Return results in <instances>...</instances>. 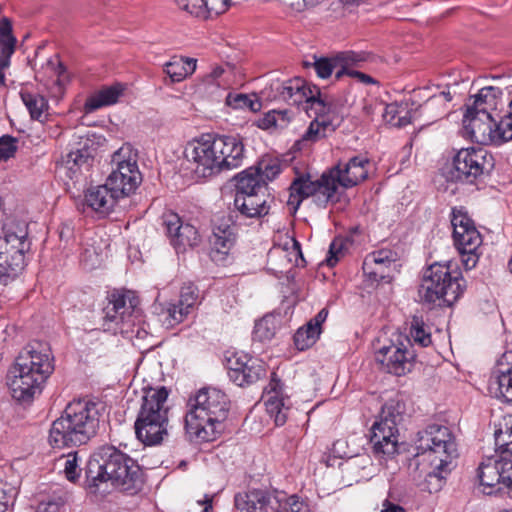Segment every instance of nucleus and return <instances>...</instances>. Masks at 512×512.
I'll return each instance as SVG.
<instances>
[{"label": "nucleus", "mask_w": 512, "mask_h": 512, "mask_svg": "<svg viewBox=\"0 0 512 512\" xmlns=\"http://www.w3.org/2000/svg\"><path fill=\"white\" fill-rule=\"evenodd\" d=\"M53 370L49 346L38 341L27 344L8 372L7 385L11 396L19 402L32 400Z\"/></svg>", "instance_id": "1"}, {"label": "nucleus", "mask_w": 512, "mask_h": 512, "mask_svg": "<svg viewBox=\"0 0 512 512\" xmlns=\"http://www.w3.org/2000/svg\"><path fill=\"white\" fill-rule=\"evenodd\" d=\"M99 407L88 399L73 400L49 429L48 443L53 449L86 444L99 427Z\"/></svg>", "instance_id": "2"}, {"label": "nucleus", "mask_w": 512, "mask_h": 512, "mask_svg": "<svg viewBox=\"0 0 512 512\" xmlns=\"http://www.w3.org/2000/svg\"><path fill=\"white\" fill-rule=\"evenodd\" d=\"M85 474L89 489H98L101 484L110 482L113 486L131 491L142 484L141 469L136 461L109 445L100 447L92 454Z\"/></svg>", "instance_id": "3"}, {"label": "nucleus", "mask_w": 512, "mask_h": 512, "mask_svg": "<svg viewBox=\"0 0 512 512\" xmlns=\"http://www.w3.org/2000/svg\"><path fill=\"white\" fill-rule=\"evenodd\" d=\"M227 395L216 388L199 390L185 416V428L191 440L214 441L223 431L229 412Z\"/></svg>", "instance_id": "4"}, {"label": "nucleus", "mask_w": 512, "mask_h": 512, "mask_svg": "<svg viewBox=\"0 0 512 512\" xmlns=\"http://www.w3.org/2000/svg\"><path fill=\"white\" fill-rule=\"evenodd\" d=\"M415 459L420 474L426 480L441 481L449 471L448 466L457 456L455 438L446 426L432 424L419 431L415 440Z\"/></svg>", "instance_id": "5"}, {"label": "nucleus", "mask_w": 512, "mask_h": 512, "mask_svg": "<svg viewBox=\"0 0 512 512\" xmlns=\"http://www.w3.org/2000/svg\"><path fill=\"white\" fill-rule=\"evenodd\" d=\"M464 280L451 264L434 263L425 271L418 293L421 300L436 303L442 300L452 305L463 293Z\"/></svg>", "instance_id": "6"}, {"label": "nucleus", "mask_w": 512, "mask_h": 512, "mask_svg": "<svg viewBox=\"0 0 512 512\" xmlns=\"http://www.w3.org/2000/svg\"><path fill=\"white\" fill-rule=\"evenodd\" d=\"M234 207L245 218H261L270 210V195L259 171L248 168L237 176Z\"/></svg>", "instance_id": "7"}, {"label": "nucleus", "mask_w": 512, "mask_h": 512, "mask_svg": "<svg viewBox=\"0 0 512 512\" xmlns=\"http://www.w3.org/2000/svg\"><path fill=\"white\" fill-rule=\"evenodd\" d=\"M463 129L465 135L481 145H501L512 140V124L506 115L500 117L466 110Z\"/></svg>", "instance_id": "8"}, {"label": "nucleus", "mask_w": 512, "mask_h": 512, "mask_svg": "<svg viewBox=\"0 0 512 512\" xmlns=\"http://www.w3.org/2000/svg\"><path fill=\"white\" fill-rule=\"evenodd\" d=\"M338 186V180L331 169L314 181L310 176H299L289 187L287 205L291 211L296 212L304 199L313 197L318 206L325 207L328 203L338 200Z\"/></svg>", "instance_id": "9"}, {"label": "nucleus", "mask_w": 512, "mask_h": 512, "mask_svg": "<svg viewBox=\"0 0 512 512\" xmlns=\"http://www.w3.org/2000/svg\"><path fill=\"white\" fill-rule=\"evenodd\" d=\"M0 236V281L17 276L25 265V252L29 249L25 224H5Z\"/></svg>", "instance_id": "10"}, {"label": "nucleus", "mask_w": 512, "mask_h": 512, "mask_svg": "<svg viewBox=\"0 0 512 512\" xmlns=\"http://www.w3.org/2000/svg\"><path fill=\"white\" fill-rule=\"evenodd\" d=\"M112 171L106 182L114 193L123 198L136 191L142 182L138 166V152L130 144L122 145L112 155Z\"/></svg>", "instance_id": "11"}, {"label": "nucleus", "mask_w": 512, "mask_h": 512, "mask_svg": "<svg viewBox=\"0 0 512 512\" xmlns=\"http://www.w3.org/2000/svg\"><path fill=\"white\" fill-rule=\"evenodd\" d=\"M304 109L309 115L313 113L315 118L310 122L302 137L293 144L295 151L308 149L312 144L327 137L341 125L344 119L339 107L327 99L314 101Z\"/></svg>", "instance_id": "12"}, {"label": "nucleus", "mask_w": 512, "mask_h": 512, "mask_svg": "<svg viewBox=\"0 0 512 512\" xmlns=\"http://www.w3.org/2000/svg\"><path fill=\"white\" fill-rule=\"evenodd\" d=\"M103 328L113 333H131L143 338L146 331L134 329L141 322V311L135 299L126 295H112V299L104 308Z\"/></svg>", "instance_id": "13"}, {"label": "nucleus", "mask_w": 512, "mask_h": 512, "mask_svg": "<svg viewBox=\"0 0 512 512\" xmlns=\"http://www.w3.org/2000/svg\"><path fill=\"white\" fill-rule=\"evenodd\" d=\"M402 420L401 405L388 401L381 409L379 420L372 426L371 443L375 455L390 457L397 452L398 424Z\"/></svg>", "instance_id": "14"}, {"label": "nucleus", "mask_w": 512, "mask_h": 512, "mask_svg": "<svg viewBox=\"0 0 512 512\" xmlns=\"http://www.w3.org/2000/svg\"><path fill=\"white\" fill-rule=\"evenodd\" d=\"M451 225L454 244L462 257V263L466 270H471L478 263L481 254L482 236L463 209L452 210Z\"/></svg>", "instance_id": "15"}, {"label": "nucleus", "mask_w": 512, "mask_h": 512, "mask_svg": "<svg viewBox=\"0 0 512 512\" xmlns=\"http://www.w3.org/2000/svg\"><path fill=\"white\" fill-rule=\"evenodd\" d=\"M215 137L203 134L188 141L184 147L183 156L190 169L198 178H207L221 172Z\"/></svg>", "instance_id": "16"}, {"label": "nucleus", "mask_w": 512, "mask_h": 512, "mask_svg": "<svg viewBox=\"0 0 512 512\" xmlns=\"http://www.w3.org/2000/svg\"><path fill=\"white\" fill-rule=\"evenodd\" d=\"M415 360L412 344L406 337L396 335L394 340L384 344L375 352V361L390 374L402 376L410 372Z\"/></svg>", "instance_id": "17"}, {"label": "nucleus", "mask_w": 512, "mask_h": 512, "mask_svg": "<svg viewBox=\"0 0 512 512\" xmlns=\"http://www.w3.org/2000/svg\"><path fill=\"white\" fill-rule=\"evenodd\" d=\"M487 152L483 149H461L453 158V167L449 171L451 180L473 183L492 167Z\"/></svg>", "instance_id": "18"}, {"label": "nucleus", "mask_w": 512, "mask_h": 512, "mask_svg": "<svg viewBox=\"0 0 512 512\" xmlns=\"http://www.w3.org/2000/svg\"><path fill=\"white\" fill-rule=\"evenodd\" d=\"M453 99L449 89L443 90L438 94L430 96L423 104L411 113L409 116L399 115L393 125L404 127L418 119H422L424 124H432L442 118L448 111V103ZM388 114H400L392 105L387 107Z\"/></svg>", "instance_id": "19"}, {"label": "nucleus", "mask_w": 512, "mask_h": 512, "mask_svg": "<svg viewBox=\"0 0 512 512\" xmlns=\"http://www.w3.org/2000/svg\"><path fill=\"white\" fill-rule=\"evenodd\" d=\"M398 260L396 251L381 248L366 255L362 269L369 280L389 283L398 272Z\"/></svg>", "instance_id": "20"}, {"label": "nucleus", "mask_w": 512, "mask_h": 512, "mask_svg": "<svg viewBox=\"0 0 512 512\" xmlns=\"http://www.w3.org/2000/svg\"><path fill=\"white\" fill-rule=\"evenodd\" d=\"M162 224L170 244L177 253L185 252L188 248L196 247L201 242V237L197 229L189 223H183L179 215L174 212L169 211L164 213L162 216Z\"/></svg>", "instance_id": "21"}, {"label": "nucleus", "mask_w": 512, "mask_h": 512, "mask_svg": "<svg viewBox=\"0 0 512 512\" xmlns=\"http://www.w3.org/2000/svg\"><path fill=\"white\" fill-rule=\"evenodd\" d=\"M278 98L287 102L289 105L309 106L314 101H322L319 89L316 86H310L301 78H293L282 83H278L276 87Z\"/></svg>", "instance_id": "22"}, {"label": "nucleus", "mask_w": 512, "mask_h": 512, "mask_svg": "<svg viewBox=\"0 0 512 512\" xmlns=\"http://www.w3.org/2000/svg\"><path fill=\"white\" fill-rule=\"evenodd\" d=\"M489 390L502 402L512 404V351L498 360L489 380Z\"/></svg>", "instance_id": "23"}, {"label": "nucleus", "mask_w": 512, "mask_h": 512, "mask_svg": "<svg viewBox=\"0 0 512 512\" xmlns=\"http://www.w3.org/2000/svg\"><path fill=\"white\" fill-rule=\"evenodd\" d=\"M314 61L311 65L314 67L317 75L326 79L331 76L335 70L336 79H340L344 76L345 65H355L365 60V57L361 53L353 51L340 52L334 57H313Z\"/></svg>", "instance_id": "24"}, {"label": "nucleus", "mask_w": 512, "mask_h": 512, "mask_svg": "<svg viewBox=\"0 0 512 512\" xmlns=\"http://www.w3.org/2000/svg\"><path fill=\"white\" fill-rule=\"evenodd\" d=\"M167 398L168 391L165 387L146 390L137 419L169 422Z\"/></svg>", "instance_id": "25"}, {"label": "nucleus", "mask_w": 512, "mask_h": 512, "mask_svg": "<svg viewBox=\"0 0 512 512\" xmlns=\"http://www.w3.org/2000/svg\"><path fill=\"white\" fill-rule=\"evenodd\" d=\"M370 161L367 157L358 155L352 157L346 163H339L331 168L332 174L343 188H351L358 185L368 177Z\"/></svg>", "instance_id": "26"}, {"label": "nucleus", "mask_w": 512, "mask_h": 512, "mask_svg": "<svg viewBox=\"0 0 512 512\" xmlns=\"http://www.w3.org/2000/svg\"><path fill=\"white\" fill-rule=\"evenodd\" d=\"M498 469L502 473H506L504 476L506 481L512 480V460L506 457L491 456L480 463L477 475L484 493L486 490H493L499 486V478L496 477Z\"/></svg>", "instance_id": "27"}, {"label": "nucleus", "mask_w": 512, "mask_h": 512, "mask_svg": "<svg viewBox=\"0 0 512 512\" xmlns=\"http://www.w3.org/2000/svg\"><path fill=\"white\" fill-rule=\"evenodd\" d=\"M264 402L266 411L274 419L275 424L277 426L284 425L290 411V401L284 395L279 380L272 378L266 387Z\"/></svg>", "instance_id": "28"}, {"label": "nucleus", "mask_w": 512, "mask_h": 512, "mask_svg": "<svg viewBox=\"0 0 512 512\" xmlns=\"http://www.w3.org/2000/svg\"><path fill=\"white\" fill-rule=\"evenodd\" d=\"M93 161L89 141H81L78 147L71 149L63 158L60 164V172L66 177L78 179L83 170H88Z\"/></svg>", "instance_id": "29"}, {"label": "nucleus", "mask_w": 512, "mask_h": 512, "mask_svg": "<svg viewBox=\"0 0 512 512\" xmlns=\"http://www.w3.org/2000/svg\"><path fill=\"white\" fill-rule=\"evenodd\" d=\"M216 146H219L218 160L221 172L231 170L242 165L244 159V145L240 138L232 135H214Z\"/></svg>", "instance_id": "30"}, {"label": "nucleus", "mask_w": 512, "mask_h": 512, "mask_svg": "<svg viewBox=\"0 0 512 512\" xmlns=\"http://www.w3.org/2000/svg\"><path fill=\"white\" fill-rule=\"evenodd\" d=\"M339 468L349 485H351L352 482L370 479L374 471L372 460L370 456L365 453L348 456L345 461L339 464Z\"/></svg>", "instance_id": "31"}, {"label": "nucleus", "mask_w": 512, "mask_h": 512, "mask_svg": "<svg viewBox=\"0 0 512 512\" xmlns=\"http://www.w3.org/2000/svg\"><path fill=\"white\" fill-rule=\"evenodd\" d=\"M120 198L123 197L114 193L106 182L104 185L89 188L85 194V203L93 211L106 215L112 211Z\"/></svg>", "instance_id": "32"}, {"label": "nucleus", "mask_w": 512, "mask_h": 512, "mask_svg": "<svg viewBox=\"0 0 512 512\" xmlns=\"http://www.w3.org/2000/svg\"><path fill=\"white\" fill-rule=\"evenodd\" d=\"M503 92L500 88L487 86L481 88L473 96L471 104L466 105V110L481 114L485 112L490 115H498L497 110L503 106Z\"/></svg>", "instance_id": "33"}, {"label": "nucleus", "mask_w": 512, "mask_h": 512, "mask_svg": "<svg viewBox=\"0 0 512 512\" xmlns=\"http://www.w3.org/2000/svg\"><path fill=\"white\" fill-rule=\"evenodd\" d=\"M198 297V289L194 285L183 286L178 303L171 304L167 309L168 324L173 326L181 323L195 307Z\"/></svg>", "instance_id": "34"}, {"label": "nucleus", "mask_w": 512, "mask_h": 512, "mask_svg": "<svg viewBox=\"0 0 512 512\" xmlns=\"http://www.w3.org/2000/svg\"><path fill=\"white\" fill-rule=\"evenodd\" d=\"M328 316V310L323 308L305 326L300 327L294 335V343L298 350L311 347L321 334V325Z\"/></svg>", "instance_id": "35"}, {"label": "nucleus", "mask_w": 512, "mask_h": 512, "mask_svg": "<svg viewBox=\"0 0 512 512\" xmlns=\"http://www.w3.org/2000/svg\"><path fill=\"white\" fill-rule=\"evenodd\" d=\"M125 89L126 86L119 82L102 87L86 100L84 104L85 112L90 113L102 107L116 104L123 96Z\"/></svg>", "instance_id": "36"}, {"label": "nucleus", "mask_w": 512, "mask_h": 512, "mask_svg": "<svg viewBox=\"0 0 512 512\" xmlns=\"http://www.w3.org/2000/svg\"><path fill=\"white\" fill-rule=\"evenodd\" d=\"M169 422L136 419L135 433L137 438L145 445L160 444L167 435Z\"/></svg>", "instance_id": "37"}, {"label": "nucleus", "mask_w": 512, "mask_h": 512, "mask_svg": "<svg viewBox=\"0 0 512 512\" xmlns=\"http://www.w3.org/2000/svg\"><path fill=\"white\" fill-rule=\"evenodd\" d=\"M196 66L197 60L194 58L173 56L165 63L164 72L172 82H181L195 72Z\"/></svg>", "instance_id": "38"}, {"label": "nucleus", "mask_w": 512, "mask_h": 512, "mask_svg": "<svg viewBox=\"0 0 512 512\" xmlns=\"http://www.w3.org/2000/svg\"><path fill=\"white\" fill-rule=\"evenodd\" d=\"M268 502L265 494L258 490L238 494L235 497V505L241 512H262Z\"/></svg>", "instance_id": "39"}, {"label": "nucleus", "mask_w": 512, "mask_h": 512, "mask_svg": "<svg viewBox=\"0 0 512 512\" xmlns=\"http://www.w3.org/2000/svg\"><path fill=\"white\" fill-rule=\"evenodd\" d=\"M21 98L23 103L27 107L32 119L38 120L41 123H44L48 119L49 106L44 96L40 94L22 92Z\"/></svg>", "instance_id": "40"}, {"label": "nucleus", "mask_w": 512, "mask_h": 512, "mask_svg": "<svg viewBox=\"0 0 512 512\" xmlns=\"http://www.w3.org/2000/svg\"><path fill=\"white\" fill-rule=\"evenodd\" d=\"M210 241L218 253L227 254L235 242L233 228L229 224L215 226Z\"/></svg>", "instance_id": "41"}, {"label": "nucleus", "mask_w": 512, "mask_h": 512, "mask_svg": "<svg viewBox=\"0 0 512 512\" xmlns=\"http://www.w3.org/2000/svg\"><path fill=\"white\" fill-rule=\"evenodd\" d=\"M290 119L288 110H272L259 119L258 127L263 130L283 129L288 125Z\"/></svg>", "instance_id": "42"}, {"label": "nucleus", "mask_w": 512, "mask_h": 512, "mask_svg": "<svg viewBox=\"0 0 512 512\" xmlns=\"http://www.w3.org/2000/svg\"><path fill=\"white\" fill-rule=\"evenodd\" d=\"M237 374L244 377L243 381L233 382L238 386H245L255 383L264 376L265 369L258 360L250 359Z\"/></svg>", "instance_id": "43"}, {"label": "nucleus", "mask_w": 512, "mask_h": 512, "mask_svg": "<svg viewBox=\"0 0 512 512\" xmlns=\"http://www.w3.org/2000/svg\"><path fill=\"white\" fill-rule=\"evenodd\" d=\"M277 330V319L272 315H266L256 322L253 338L260 342L271 340Z\"/></svg>", "instance_id": "44"}, {"label": "nucleus", "mask_w": 512, "mask_h": 512, "mask_svg": "<svg viewBox=\"0 0 512 512\" xmlns=\"http://www.w3.org/2000/svg\"><path fill=\"white\" fill-rule=\"evenodd\" d=\"M181 11L201 20L208 19L207 3L205 0H175Z\"/></svg>", "instance_id": "45"}, {"label": "nucleus", "mask_w": 512, "mask_h": 512, "mask_svg": "<svg viewBox=\"0 0 512 512\" xmlns=\"http://www.w3.org/2000/svg\"><path fill=\"white\" fill-rule=\"evenodd\" d=\"M44 69L45 73L48 74L52 84L57 86L58 90L60 91L67 77L65 67L60 62L58 57L56 56L54 58L49 59Z\"/></svg>", "instance_id": "46"}, {"label": "nucleus", "mask_w": 512, "mask_h": 512, "mask_svg": "<svg viewBox=\"0 0 512 512\" xmlns=\"http://www.w3.org/2000/svg\"><path fill=\"white\" fill-rule=\"evenodd\" d=\"M225 100L226 104L234 109L257 111L260 108V103L246 94L229 93Z\"/></svg>", "instance_id": "47"}, {"label": "nucleus", "mask_w": 512, "mask_h": 512, "mask_svg": "<svg viewBox=\"0 0 512 512\" xmlns=\"http://www.w3.org/2000/svg\"><path fill=\"white\" fill-rule=\"evenodd\" d=\"M497 451L512 456V426L505 424L494 433Z\"/></svg>", "instance_id": "48"}, {"label": "nucleus", "mask_w": 512, "mask_h": 512, "mask_svg": "<svg viewBox=\"0 0 512 512\" xmlns=\"http://www.w3.org/2000/svg\"><path fill=\"white\" fill-rule=\"evenodd\" d=\"M251 358L245 354L235 353L227 359L228 375L231 381H243V376L236 374Z\"/></svg>", "instance_id": "49"}, {"label": "nucleus", "mask_w": 512, "mask_h": 512, "mask_svg": "<svg viewBox=\"0 0 512 512\" xmlns=\"http://www.w3.org/2000/svg\"><path fill=\"white\" fill-rule=\"evenodd\" d=\"M63 472L65 477L70 482H76L81 474V469L78 465V453L71 452L64 458V469Z\"/></svg>", "instance_id": "50"}, {"label": "nucleus", "mask_w": 512, "mask_h": 512, "mask_svg": "<svg viewBox=\"0 0 512 512\" xmlns=\"http://www.w3.org/2000/svg\"><path fill=\"white\" fill-rule=\"evenodd\" d=\"M81 263L87 269H95L103 261V253L95 247H86L80 256Z\"/></svg>", "instance_id": "51"}, {"label": "nucleus", "mask_w": 512, "mask_h": 512, "mask_svg": "<svg viewBox=\"0 0 512 512\" xmlns=\"http://www.w3.org/2000/svg\"><path fill=\"white\" fill-rule=\"evenodd\" d=\"M423 325L424 323L420 318L413 317L410 333L416 343L422 347H427L431 343V336L425 332Z\"/></svg>", "instance_id": "52"}, {"label": "nucleus", "mask_w": 512, "mask_h": 512, "mask_svg": "<svg viewBox=\"0 0 512 512\" xmlns=\"http://www.w3.org/2000/svg\"><path fill=\"white\" fill-rule=\"evenodd\" d=\"M259 171V175L266 180H273L281 171V165L277 160H263L258 167H253Z\"/></svg>", "instance_id": "53"}, {"label": "nucleus", "mask_w": 512, "mask_h": 512, "mask_svg": "<svg viewBox=\"0 0 512 512\" xmlns=\"http://www.w3.org/2000/svg\"><path fill=\"white\" fill-rule=\"evenodd\" d=\"M16 151V138L9 135H3L0 137V160L7 161L8 159L14 157Z\"/></svg>", "instance_id": "54"}, {"label": "nucleus", "mask_w": 512, "mask_h": 512, "mask_svg": "<svg viewBox=\"0 0 512 512\" xmlns=\"http://www.w3.org/2000/svg\"><path fill=\"white\" fill-rule=\"evenodd\" d=\"M504 476H506V473L504 474L498 469L496 477L499 478V486L493 490H486L485 494L512 497V480L508 482L504 479Z\"/></svg>", "instance_id": "55"}, {"label": "nucleus", "mask_w": 512, "mask_h": 512, "mask_svg": "<svg viewBox=\"0 0 512 512\" xmlns=\"http://www.w3.org/2000/svg\"><path fill=\"white\" fill-rule=\"evenodd\" d=\"M207 3L208 19L225 13L232 5V0H205Z\"/></svg>", "instance_id": "56"}, {"label": "nucleus", "mask_w": 512, "mask_h": 512, "mask_svg": "<svg viewBox=\"0 0 512 512\" xmlns=\"http://www.w3.org/2000/svg\"><path fill=\"white\" fill-rule=\"evenodd\" d=\"M345 247V241L342 238H335L329 247L328 257L326 259L329 266H334L341 256H343V250Z\"/></svg>", "instance_id": "57"}, {"label": "nucleus", "mask_w": 512, "mask_h": 512, "mask_svg": "<svg viewBox=\"0 0 512 512\" xmlns=\"http://www.w3.org/2000/svg\"><path fill=\"white\" fill-rule=\"evenodd\" d=\"M228 71L222 66H215L211 72L204 77V82L207 84H215L217 87L226 86L227 81L221 80Z\"/></svg>", "instance_id": "58"}, {"label": "nucleus", "mask_w": 512, "mask_h": 512, "mask_svg": "<svg viewBox=\"0 0 512 512\" xmlns=\"http://www.w3.org/2000/svg\"><path fill=\"white\" fill-rule=\"evenodd\" d=\"M284 512H310L309 506L297 495L285 498Z\"/></svg>", "instance_id": "59"}, {"label": "nucleus", "mask_w": 512, "mask_h": 512, "mask_svg": "<svg viewBox=\"0 0 512 512\" xmlns=\"http://www.w3.org/2000/svg\"><path fill=\"white\" fill-rule=\"evenodd\" d=\"M16 39L12 36H0V49L4 57L9 58L15 49Z\"/></svg>", "instance_id": "60"}, {"label": "nucleus", "mask_w": 512, "mask_h": 512, "mask_svg": "<svg viewBox=\"0 0 512 512\" xmlns=\"http://www.w3.org/2000/svg\"><path fill=\"white\" fill-rule=\"evenodd\" d=\"M352 66L353 65H345V69H344L345 73H344V75H347V76L352 77V78H356L359 82H362L364 84L375 83L374 79L371 76L352 69L351 68Z\"/></svg>", "instance_id": "61"}, {"label": "nucleus", "mask_w": 512, "mask_h": 512, "mask_svg": "<svg viewBox=\"0 0 512 512\" xmlns=\"http://www.w3.org/2000/svg\"><path fill=\"white\" fill-rule=\"evenodd\" d=\"M61 503L57 500L42 501L36 512H59Z\"/></svg>", "instance_id": "62"}, {"label": "nucleus", "mask_w": 512, "mask_h": 512, "mask_svg": "<svg viewBox=\"0 0 512 512\" xmlns=\"http://www.w3.org/2000/svg\"><path fill=\"white\" fill-rule=\"evenodd\" d=\"M11 497L6 492V485L0 481V512H5Z\"/></svg>", "instance_id": "63"}, {"label": "nucleus", "mask_w": 512, "mask_h": 512, "mask_svg": "<svg viewBox=\"0 0 512 512\" xmlns=\"http://www.w3.org/2000/svg\"><path fill=\"white\" fill-rule=\"evenodd\" d=\"M381 512H406V510L401 505L386 499L382 503Z\"/></svg>", "instance_id": "64"}]
</instances>
